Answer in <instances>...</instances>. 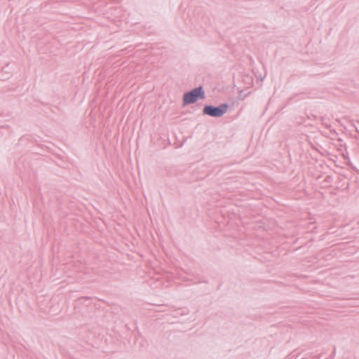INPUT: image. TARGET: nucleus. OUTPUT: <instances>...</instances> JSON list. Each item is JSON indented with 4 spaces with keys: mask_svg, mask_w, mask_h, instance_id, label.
Instances as JSON below:
<instances>
[{
    "mask_svg": "<svg viewBox=\"0 0 359 359\" xmlns=\"http://www.w3.org/2000/svg\"><path fill=\"white\" fill-rule=\"evenodd\" d=\"M204 93L201 88H198L192 90L191 91L184 94L183 101L184 104H191L199 98H203Z\"/></svg>",
    "mask_w": 359,
    "mask_h": 359,
    "instance_id": "f257e3e1",
    "label": "nucleus"
},
{
    "mask_svg": "<svg viewBox=\"0 0 359 359\" xmlns=\"http://www.w3.org/2000/svg\"><path fill=\"white\" fill-rule=\"evenodd\" d=\"M226 105H222L218 107L206 106L203 109V112L209 116L218 117L222 116L226 111Z\"/></svg>",
    "mask_w": 359,
    "mask_h": 359,
    "instance_id": "f03ea898",
    "label": "nucleus"
}]
</instances>
